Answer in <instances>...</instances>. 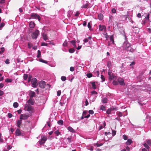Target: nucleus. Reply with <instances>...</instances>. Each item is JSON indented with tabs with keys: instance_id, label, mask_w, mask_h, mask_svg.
Masks as SVG:
<instances>
[{
	"instance_id": "17",
	"label": "nucleus",
	"mask_w": 151,
	"mask_h": 151,
	"mask_svg": "<svg viewBox=\"0 0 151 151\" xmlns=\"http://www.w3.org/2000/svg\"><path fill=\"white\" fill-rule=\"evenodd\" d=\"M42 37L43 39L45 40L46 41L48 39V37L47 35L45 33H43L42 34Z\"/></svg>"
},
{
	"instance_id": "3",
	"label": "nucleus",
	"mask_w": 151,
	"mask_h": 151,
	"mask_svg": "<svg viewBox=\"0 0 151 151\" xmlns=\"http://www.w3.org/2000/svg\"><path fill=\"white\" fill-rule=\"evenodd\" d=\"M30 16L32 19H38L39 21H40L41 19V18L37 14L32 13L30 14Z\"/></svg>"
},
{
	"instance_id": "29",
	"label": "nucleus",
	"mask_w": 151,
	"mask_h": 151,
	"mask_svg": "<svg viewBox=\"0 0 151 151\" xmlns=\"http://www.w3.org/2000/svg\"><path fill=\"white\" fill-rule=\"evenodd\" d=\"M110 109H111L112 111H114V110L117 111L118 109L117 108L114 106L111 107Z\"/></svg>"
},
{
	"instance_id": "9",
	"label": "nucleus",
	"mask_w": 151,
	"mask_h": 151,
	"mask_svg": "<svg viewBox=\"0 0 151 151\" xmlns=\"http://www.w3.org/2000/svg\"><path fill=\"white\" fill-rule=\"evenodd\" d=\"M99 29L100 31H102L106 30V27L105 25H100L99 26Z\"/></svg>"
},
{
	"instance_id": "13",
	"label": "nucleus",
	"mask_w": 151,
	"mask_h": 151,
	"mask_svg": "<svg viewBox=\"0 0 151 151\" xmlns=\"http://www.w3.org/2000/svg\"><path fill=\"white\" fill-rule=\"evenodd\" d=\"M15 133H16V136H20V135H22L21 132L20 131V130L18 129H16V131Z\"/></svg>"
},
{
	"instance_id": "49",
	"label": "nucleus",
	"mask_w": 151,
	"mask_h": 151,
	"mask_svg": "<svg viewBox=\"0 0 151 151\" xmlns=\"http://www.w3.org/2000/svg\"><path fill=\"white\" fill-rule=\"evenodd\" d=\"M92 95H96L97 94V93L95 91H93L91 92Z\"/></svg>"
},
{
	"instance_id": "15",
	"label": "nucleus",
	"mask_w": 151,
	"mask_h": 151,
	"mask_svg": "<svg viewBox=\"0 0 151 151\" xmlns=\"http://www.w3.org/2000/svg\"><path fill=\"white\" fill-rule=\"evenodd\" d=\"M98 18L100 20H101L103 19V15L101 14L100 13L98 15Z\"/></svg>"
},
{
	"instance_id": "51",
	"label": "nucleus",
	"mask_w": 151,
	"mask_h": 151,
	"mask_svg": "<svg viewBox=\"0 0 151 151\" xmlns=\"http://www.w3.org/2000/svg\"><path fill=\"white\" fill-rule=\"evenodd\" d=\"M88 113L90 114H93L94 113V111L93 110H90L88 111Z\"/></svg>"
},
{
	"instance_id": "14",
	"label": "nucleus",
	"mask_w": 151,
	"mask_h": 151,
	"mask_svg": "<svg viewBox=\"0 0 151 151\" xmlns=\"http://www.w3.org/2000/svg\"><path fill=\"white\" fill-rule=\"evenodd\" d=\"M29 27L31 28H33L35 26V23L33 22H31L29 23Z\"/></svg>"
},
{
	"instance_id": "46",
	"label": "nucleus",
	"mask_w": 151,
	"mask_h": 151,
	"mask_svg": "<svg viewBox=\"0 0 151 151\" xmlns=\"http://www.w3.org/2000/svg\"><path fill=\"white\" fill-rule=\"evenodd\" d=\"M24 79V80H26L28 77V75L26 74H24L23 76Z\"/></svg>"
},
{
	"instance_id": "20",
	"label": "nucleus",
	"mask_w": 151,
	"mask_h": 151,
	"mask_svg": "<svg viewBox=\"0 0 151 151\" xmlns=\"http://www.w3.org/2000/svg\"><path fill=\"white\" fill-rule=\"evenodd\" d=\"M92 86V88L94 89H95L96 88V85H95V82H93L91 83Z\"/></svg>"
},
{
	"instance_id": "18",
	"label": "nucleus",
	"mask_w": 151,
	"mask_h": 151,
	"mask_svg": "<svg viewBox=\"0 0 151 151\" xmlns=\"http://www.w3.org/2000/svg\"><path fill=\"white\" fill-rule=\"evenodd\" d=\"M110 40L111 42L112 43H114V35H111L110 37Z\"/></svg>"
},
{
	"instance_id": "41",
	"label": "nucleus",
	"mask_w": 151,
	"mask_h": 151,
	"mask_svg": "<svg viewBox=\"0 0 151 151\" xmlns=\"http://www.w3.org/2000/svg\"><path fill=\"white\" fill-rule=\"evenodd\" d=\"M112 83L114 85H117L119 84L118 82L117 81H113Z\"/></svg>"
},
{
	"instance_id": "54",
	"label": "nucleus",
	"mask_w": 151,
	"mask_h": 151,
	"mask_svg": "<svg viewBox=\"0 0 151 151\" xmlns=\"http://www.w3.org/2000/svg\"><path fill=\"white\" fill-rule=\"evenodd\" d=\"M116 132L114 130H112V134L113 136H114L116 134Z\"/></svg>"
},
{
	"instance_id": "8",
	"label": "nucleus",
	"mask_w": 151,
	"mask_h": 151,
	"mask_svg": "<svg viewBox=\"0 0 151 151\" xmlns=\"http://www.w3.org/2000/svg\"><path fill=\"white\" fill-rule=\"evenodd\" d=\"M29 117V116L25 114H21L20 117V119L22 120V119L25 120L27 119Z\"/></svg>"
},
{
	"instance_id": "16",
	"label": "nucleus",
	"mask_w": 151,
	"mask_h": 151,
	"mask_svg": "<svg viewBox=\"0 0 151 151\" xmlns=\"http://www.w3.org/2000/svg\"><path fill=\"white\" fill-rule=\"evenodd\" d=\"M70 43L72 44L75 48H76L77 46L76 45V42L75 40H72L70 41Z\"/></svg>"
},
{
	"instance_id": "40",
	"label": "nucleus",
	"mask_w": 151,
	"mask_h": 151,
	"mask_svg": "<svg viewBox=\"0 0 151 151\" xmlns=\"http://www.w3.org/2000/svg\"><path fill=\"white\" fill-rule=\"evenodd\" d=\"M87 26L88 28L90 30H91V23L90 22H89L88 23Z\"/></svg>"
},
{
	"instance_id": "25",
	"label": "nucleus",
	"mask_w": 151,
	"mask_h": 151,
	"mask_svg": "<svg viewBox=\"0 0 151 151\" xmlns=\"http://www.w3.org/2000/svg\"><path fill=\"white\" fill-rule=\"evenodd\" d=\"M63 121L62 120H60L58 122V124L60 125H63Z\"/></svg>"
},
{
	"instance_id": "28",
	"label": "nucleus",
	"mask_w": 151,
	"mask_h": 151,
	"mask_svg": "<svg viewBox=\"0 0 151 151\" xmlns=\"http://www.w3.org/2000/svg\"><path fill=\"white\" fill-rule=\"evenodd\" d=\"M37 58H39L41 57V52L40 50L37 51Z\"/></svg>"
},
{
	"instance_id": "39",
	"label": "nucleus",
	"mask_w": 151,
	"mask_h": 151,
	"mask_svg": "<svg viewBox=\"0 0 151 151\" xmlns=\"http://www.w3.org/2000/svg\"><path fill=\"white\" fill-rule=\"evenodd\" d=\"M95 144L97 147H100L101 146H102L103 145V144L102 143L99 144L98 143H96Z\"/></svg>"
},
{
	"instance_id": "26",
	"label": "nucleus",
	"mask_w": 151,
	"mask_h": 151,
	"mask_svg": "<svg viewBox=\"0 0 151 151\" xmlns=\"http://www.w3.org/2000/svg\"><path fill=\"white\" fill-rule=\"evenodd\" d=\"M39 61L42 63H45L47 64V61L45 60L42 59V58H40L39 59Z\"/></svg>"
},
{
	"instance_id": "57",
	"label": "nucleus",
	"mask_w": 151,
	"mask_h": 151,
	"mask_svg": "<svg viewBox=\"0 0 151 151\" xmlns=\"http://www.w3.org/2000/svg\"><path fill=\"white\" fill-rule=\"evenodd\" d=\"M88 149L91 151H93V147L91 146L89 147Z\"/></svg>"
},
{
	"instance_id": "56",
	"label": "nucleus",
	"mask_w": 151,
	"mask_h": 151,
	"mask_svg": "<svg viewBox=\"0 0 151 151\" xmlns=\"http://www.w3.org/2000/svg\"><path fill=\"white\" fill-rule=\"evenodd\" d=\"M5 23L4 22H2L1 23L0 25V28H1L4 27L5 25Z\"/></svg>"
},
{
	"instance_id": "21",
	"label": "nucleus",
	"mask_w": 151,
	"mask_h": 151,
	"mask_svg": "<svg viewBox=\"0 0 151 151\" xmlns=\"http://www.w3.org/2000/svg\"><path fill=\"white\" fill-rule=\"evenodd\" d=\"M47 139V137L44 136H42L41 139L43 141L45 142Z\"/></svg>"
},
{
	"instance_id": "43",
	"label": "nucleus",
	"mask_w": 151,
	"mask_h": 151,
	"mask_svg": "<svg viewBox=\"0 0 151 151\" xmlns=\"http://www.w3.org/2000/svg\"><path fill=\"white\" fill-rule=\"evenodd\" d=\"M67 42L66 40H65L63 44V45L64 47H66L67 46Z\"/></svg>"
},
{
	"instance_id": "44",
	"label": "nucleus",
	"mask_w": 151,
	"mask_h": 151,
	"mask_svg": "<svg viewBox=\"0 0 151 151\" xmlns=\"http://www.w3.org/2000/svg\"><path fill=\"white\" fill-rule=\"evenodd\" d=\"M147 143L149 146L151 147V140H150L147 141Z\"/></svg>"
},
{
	"instance_id": "63",
	"label": "nucleus",
	"mask_w": 151,
	"mask_h": 151,
	"mask_svg": "<svg viewBox=\"0 0 151 151\" xmlns=\"http://www.w3.org/2000/svg\"><path fill=\"white\" fill-rule=\"evenodd\" d=\"M4 92L1 90H0V96H2L4 94Z\"/></svg>"
},
{
	"instance_id": "23",
	"label": "nucleus",
	"mask_w": 151,
	"mask_h": 151,
	"mask_svg": "<svg viewBox=\"0 0 151 151\" xmlns=\"http://www.w3.org/2000/svg\"><path fill=\"white\" fill-rule=\"evenodd\" d=\"M107 99L106 98H104L102 99V101L103 103L105 104L107 103Z\"/></svg>"
},
{
	"instance_id": "61",
	"label": "nucleus",
	"mask_w": 151,
	"mask_h": 151,
	"mask_svg": "<svg viewBox=\"0 0 151 151\" xmlns=\"http://www.w3.org/2000/svg\"><path fill=\"white\" fill-rule=\"evenodd\" d=\"M123 139L124 140H126L127 139V137L125 135H123Z\"/></svg>"
},
{
	"instance_id": "7",
	"label": "nucleus",
	"mask_w": 151,
	"mask_h": 151,
	"mask_svg": "<svg viewBox=\"0 0 151 151\" xmlns=\"http://www.w3.org/2000/svg\"><path fill=\"white\" fill-rule=\"evenodd\" d=\"M45 82L44 81H41L39 83V86L42 88H45Z\"/></svg>"
},
{
	"instance_id": "22",
	"label": "nucleus",
	"mask_w": 151,
	"mask_h": 151,
	"mask_svg": "<svg viewBox=\"0 0 151 151\" xmlns=\"http://www.w3.org/2000/svg\"><path fill=\"white\" fill-rule=\"evenodd\" d=\"M32 107L31 106H28L27 107V110L29 112L31 113L32 112Z\"/></svg>"
},
{
	"instance_id": "50",
	"label": "nucleus",
	"mask_w": 151,
	"mask_h": 151,
	"mask_svg": "<svg viewBox=\"0 0 151 151\" xmlns=\"http://www.w3.org/2000/svg\"><path fill=\"white\" fill-rule=\"evenodd\" d=\"M101 78L102 79V82H104L105 81V78L104 77V76L102 75H101Z\"/></svg>"
},
{
	"instance_id": "33",
	"label": "nucleus",
	"mask_w": 151,
	"mask_h": 151,
	"mask_svg": "<svg viewBox=\"0 0 151 151\" xmlns=\"http://www.w3.org/2000/svg\"><path fill=\"white\" fill-rule=\"evenodd\" d=\"M61 80L63 81H65L66 79V77L64 76H61Z\"/></svg>"
},
{
	"instance_id": "47",
	"label": "nucleus",
	"mask_w": 151,
	"mask_h": 151,
	"mask_svg": "<svg viewBox=\"0 0 151 151\" xmlns=\"http://www.w3.org/2000/svg\"><path fill=\"white\" fill-rule=\"evenodd\" d=\"M39 142L40 145H42L44 144L45 142H43L42 140L40 139V140H39Z\"/></svg>"
},
{
	"instance_id": "6",
	"label": "nucleus",
	"mask_w": 151,
	"mask_h": 151,
	"mask_svg": "<svg viewBox=\"0 0 151 151\" xmlns=\"http://www.w3.org/2000/svg\"><path fill=\"white\" fill-rule=\"evenodd\" d=\"M130 46V44L127 40H126L124 43L123 47L125 49L128 48Z\"/></svg>"
},
{
	"instance_id": "52",
	"label": "nucleus",
	"mask_w": 151,
	"mask_h": 151,
	"mask_svg": "<svg viewBox=\"0 0 151 151\" xmlns=\"http://www.w3.org/2000/svg\"><path fill=\"white\" fill-rule=\"evenodd\" d=\"M61 92L60 90H58L57 92V96H59L61 94Z\"/></svg>"
},
{
	"instance_id": "53",
	"label": "nucleus",
	"mask_w": 151,
	"mask_h": 151,
	"mask_svg": "<svg viewBox=\"0 0 151 151\" xmlns=\"http://www.w3.org/2000/svg\"><path fill=\"white\" fill-rule=\"evenodd\" d=\"M111 66V62L109 61L107 63V66L109 68H110V67Z\"/></svg>"
},
{
	"instance_id": "48",
	"label": "nucleus",
	"mask_w": 151,
	"mask_h": 151,
	"mask_svg": "<svg viewBox=\"0 0 151 151\" xmlns=\"http://www.w3.org/2000/svg\"><path fill=\"white\" fill-rule=\"evenodd\" d=\"M5 62L6 64H9L10 63L9 60L8 59H6Z\"/></svg>"
},
{
	"instance_id": "2",
	"label": "nucleus",
	"mask_w": 151,
	"mask_h": 151,
	"mask_svg": "<svg viewBox=\"0 0 151 151\" xmlns=\"http://www.w3.org/2000/svg\"><path fill=\"white\" fill-rule=\"evenodd\" d=\"M40 32L38 30H36L35 32H33L31 35V37L32 39H36L38 36L39 35Z\"/></svg>"
},
{
	"instance_id": "12",
	"label": "nucleus",
	"mask_w": 151,
	"mask_h": 151,
	"mask_svg": "<svg viewBox=\"0 0 151 151\" xmlns=\"http://www.w3.org/2000/svg\"><path fill=\"white\" fill-rule=\"evenodd\" d=\"M67 129L71 132L75 133L76 132L70 126L68 127Z\"/></svg>"
},
{
	"instance_id": "1",
	"label": "nucleus",
	"mask_w": 151,
	"mask_h": 151,
	"mask_svg": "<svg viewBox=\"0 0 151 151\" xmlns=\"http://www.w3.org/2000/svg\"><path fill=\"white\" fill-rule=\"evenodd\" d=\"M81 3L82 5L81 6L82 8H87L88 6L90 5V4L88 1H85L82 0L81 1Z\"/></svg>"
},
{
	"instance_id": "42",
	"label": "nucleus",
	"mask_w": 151,
	"mask_h": 151,
	"mask_svg": "<svg viewBox=\"0 0 151 151\" xmlns=\"http://www.w3.org/2000/svg\"><path fill=\"white\" fill-rule=\"evenodd\" d=\"M112 111L111 109H108L106 111V112L107 114H110Z\"/></svg>"
},
{
	"instance_id": "11",
	"label": "nucleus",
	"mask_w": 151,
	"mask_h": 151,
	"mask_svg": "<svg viewBox=\"0 0 151 151\" xmlns=\"http://www.w3.org/2000/svg\"><path fill=\"white\" fill-rule=\"evenodd\" d=\"M67 140L68 141L67 143L68 144H70L73 141L71 136L68 137Z\"/></svg>"
},
{
	"instance_id": "59",
	"label": "nucleus",
	"mask_w": 151,
	"mask_h": 151,
	"mask_svg": "<svg viewBox=\"0 0 151 151\" xmlns=\"http://www.w3.org/2000/svg\"><path fill=\"white\" fill-rule=\"evenodd\" d=\"M74 70V68L73 67H71L70 68V70L71 71L73 72Z\"/></svg>"
},
{
	"instance_id": "55",
	"label": "nucleus",
	"mask_w": 151,
	"mask_h": 151,
	"mask_svg": "<svg viewBox=\"0 0 151 151\" xmlns=\"http://www.w3.org/2000/svg\"><path fill=\"white\" fill-rule=\"evenodd\" d=\"M41 45L42 46H47V44L45 42H42L41 44Z\"/></svg>"
},
{
	"instance_id": "64",
	"label": "nucleus",
	"mask_w": 151,
	"mask_h": 151,
	"mask_svg": "<svg viewBox=\"0 0 151 151\" xmlns=\"http://www.w3.org/2000/svg\"><path fill=\"white\" fill-rule=\"evenodd\" d=\"M83 25L84 26H86V21H84L83 24Z\"/></svg>"
},
{
	"instance_id": "19",
	"label": "nucleus",
	"mask_w": 151,
	"mask_h": 151,
	"mask_svg": "<svg viewBox=\"0 0 151 151\" xmlns=\"http://www.w3.org/2000/svg\"><path fill=\"white\" fill-rule=\"evenodd\" d=\"M132 143V141L130 139H128L126 142V143L127 145H130Z\"/></svg>"
},
{
	"instance_id": "34",
	"label": "nucleus",
	"mask_w": 151,
	"mask_h": 151,
	"mask_svg": "<svg viewBox=\"0 0 151 151\" xmlns=\"http://www.w3.org/2000/svg\"><path fill=\"white\" fill-rule=\"evenodd\" d=\"M5 81L6 82H11L12 81V80L11 79L7 78L5 79Z\"/></svg>"
},
{
	"instance_id": "35",
	"label": "nucleus",
	"mask_w": 151,
	"mask_h": 151,
	"mask_svg": "<svg viewBox=\"0 0 151 151\" xmlns=\"http://www.w3.org/2000/svg\"><path fill=\"white\" fill-rule=\"evenodd\" d=\"M100 109L102 111H105V106L104 105H101L100 106Z\"/></svg>"
},
{
	"instance_id": "31",
	"label": "nucleus",
	"mask_w": 151,
	"mask_h": 151,
	"mask_svg": "<svg viewBox=\"0 0 151 151\" xmlns=\"http://www.w3.org/2000/svg\"><path fill=\"white\" fill-rule=\"evenodd\" d=\"M150 14L149 13H148L147 15V16L145 17V19H146V20H147V21H150Z\"/></svg>"
},
{
	"instance_id": "5",
	"label": "nucleus",
	"mask_w": 151,
	"mask_h": 151,
	"mask_svg": "<svg viewBox=\"0 0 151 151\" xmlns=\"http://www.w3.org/2000/svg\"><path fill=\"white\" fill-rule=\"evenodd\" d=\"M117 81L119 83L120 85L124 86L125 85V83L124 82V79L120 77L118 78Z\"/></svg>"
},
{
	"instance_id": "37",
	"label": "nucleus",
	"mask_w": 151,
	"mask_h": 151,
	"mask_svg": "<svg viewBox=\"0 0 151 151\" xmlns=\"http://www.w3.org/2000/svg\"><path fill=\"white\" fill-rule=\"evenodd\" d=\"M117 115L119 117H121L122 116V113L120 112L117 111Z\"/></svg>"
},
{
	"instance_id": "60",
	"label": "nucleus",
	"mask_w": 151,
	"mask_h": 151,
	"mask_svg": "<svg viewBox=\"0 0 151 151\" xmlns=\"http://www.w3.org/2000/svg\"><path fill=\"white\" fill-rule=\"evenodd\" d=\"M8 116L9 118H11L12 116V115L11 114L9 113L8 114Z\"/></svg>"
},
{
	"instance_id": "38",
	"label": "nucleus",
	"mask_w": 151,
	"mask_h": 151,
	"mask_svg": "<svg viewBox=\"0 0 151 151\" xmlns=\"http://www.w3.org/2000/svg\"><path fill=\"white\" fill-rule=\"evenodd\" d=\"M32 46V44L31 43L28 42V47L29 48H31Z\"/></svg>"
},
{
	"instance_id": "4",
	"label": "nucleus",
	"mask_w": 151,
	"mask_h": 151,
	"mask_svg": "<svg viewBox=\"0 0 151 151\" xmlns=\"http://www.w3.org/2000/svg\"><path fill=\"white\" fill-rule=\"evenodd\" d=\"M31 83L32 86L34 88H35L37 85V80L36 78H33L31 80Z\"/></svg>"
},
{
	"instance_id": "45",
	"label": "nucleus",
	"mask_w": 151,
	"mask_h": 151,
	"mask_svg": "<svg viewBox=\"0 0 151 151\" xmlns=\"http://www.w3.org/2000/svg\"><path fill=\"white\" fill-rule=\"evenodd\" d=\"M87 76L88 78H90L92 76V74L91 73H87L86 75Z\"/></svg>"
},
{
	"instance_id": "27",
	"label": "nucleus",
	"mask_w": 151,
	"mask_h": 151,
	"mask_svg": "<svg viewBox=\"0 0 151 151\" xmlns=\"http://www.w3.org/2000/svg\"><path fill=\"white\" fill-rule=\"evenodd\" d=\"M143 145L144 147L147 149L149 150V148H150L149 146H148L147 143H145L143 144Z\"/></svg>"
},
{
	"instance_id": "58",
	"label": "nucleus",
	"mask_w": 151,
	"mask_h": 151,
	"mask_svg": "<svg viewBox=\"0 0 151 151\" xmlns=\"http://www.w3.org/2000/svg\"><path fill=\"white\" fill-rule=\"evenodd\" d=\"M111 12L113 13H115L116 12V10L114 8H113L111 10Z\"/></svg>"
},
{
	"instance_id": "24",
	"label": "nucleus",
	"mask_w": 151,
	"mask_h": 151,
	"mask_svg": "<svg viewBox=\"0 0 151 151\" xmlns=\"http://www.w3.org/2000/svg\"><path fill=\"white\" fill-rule=\"evenodd\" d=\"M115 76L113 75V73L112 74L109 76V79L110 80H112L114 78Z\"/></svg>"
},
{
	"instance_id": "36",
	"label": "nucleus",
	"mask_w": 151,
	"mask_h": 151,
	"mask_svg": "<svg viewBox=\"0 0 151 151\" xmlns=\"http://www.w3.org/2000/svg\"><path fill=\"white\" fill-rule=\"evenodd\" d=\"M69 52L70 53H72L75 52V50L73 48H70L69 50Z\"/></svg>"
},
{
	"instance_id": "32",
	"label": "nucleus",
	"mask_w": 151,
	"mask_h": 151,
	"mask_svg": "<svg viewBox=\"0 0 151 151\" xmlns=\"http://www.w3.org/2000/svg\"><path fill=\"white\" fill-rule=\"evenodd\" d=\"M54 133L56 135V136H58L60 134V133L59 131V130H58L54 132Z\"/></svg>"
},
{
	"instance_id": "30",
	"label": "nucleus",
	"mask_w": 151,
	"mask_h": 151,
	"mask_svg": "<svg viewBox=\"0 0 151 151\" xmlns=\"http://www.w3.org/2000/svg\"><path fill=\"white\" fill-rule=\"evenodd\" d=\"M18 106V104L17 102H14L13 104V107L15 108L17 107Z\"/></svg>"
},
{
	"instance_id": "10",
	"label": "nucleus",
	"mask_w": 151,
	"mask_h": 151,
	"mask_svg": "<svg viewBox=\"0 0 151 151\" xmlns=\"http://www.w3.org/2000/svg\"><path fill=\"white\" fill-rule=\"evenodd\" d=\"M22 120L21 119H20L19 120H18L17 123V127L20 128V127H21L22 126Z\"/></svg>"
},
{
	"instance_id": "62",
	"label": "nucleus",
	"mask_w": 151,
	"mask_h": 151,
	"mask_svg": "<svg viewBox=\"0 0 151 151\" xmlns=\"http://www.w3.org/2000/svg\"><path fill=\"white\" fill-rule=\"evenodd\" d=\"M137 17L139 18H140L141 17V14L140 13H139L137 14Z\"/></svg>"
}]
</instances>
